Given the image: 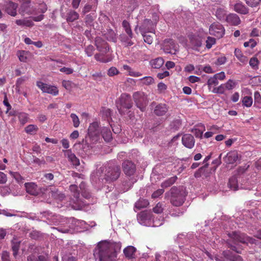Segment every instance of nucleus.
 Instances as JSON below:
<instances>
[{
    "mask_svg": "<svg viewBox=\"0 0 261 261\" xmlns=\"http://www.w3.org/2000/svg\"><path fill=\"white\" fill-rule=\"evenodd\" d=\"M27 193L33 196H37L39 194H44L45 188H39L38 185L34 182H28L24 184Z\"/></svg>",
    "mask_w": 261,
    "mask_h": 261,
    "instance_id": "f8f14e48",
    "label": "nucleus"
},
{
    "mask_svg": "<svg viewBox=\"0 0 261 261\" xmlns=\"http://www.w3.org/2000/svg\"><path fill=\"white\" fill-rule=\"evenodd\" d=\"M119 101L121 106V107L118 109L120 113H121L122 108L129 109L132 107L133 102L131 96L128 93H123L121 94L119 98Z\"/></svg>",
    "mask_w": 261,
    "mask_h": 261,
    "instance_id": "9d476101",
    "label": "nucleus"
},
{
    "mask_svg": "<svg viewBox=\"0 0 261 261\" xmlns=\"http://www.w3.org/2000/svg\"><path fill=\"white\" fill-rule=\"evenodd\" d=\"M186 194L182 188L173 186L165 193V198L169 200L171 204L175 206L182 205L185 200Z\"/></svg>",
    "mask_w": 261,
    "mask_h": 261,
    "instance_id": "f03ea898",
    "label": "nucleus"
},
{
    "mask_svg": "<svg viewBox=\"0 0 261 261\" xmlns=\"http://www.w3.org/2000/svg\"><path fill=\"white\" fill-rule=\"evenodd\" d=\"M70 118L73 122V125L75 127H77L80 124V121L79 117L75 114L72 113L70 114Z\"/></svg>",
    "mask_w": 261,
    "mask_h": 261,
    "instance_id": "6e6d98bb",
    "label": "nucleus"
},
{
    "mask_svg": "<svg viewBox=\"0 0 261 261\" xmlns=\"http://www.w3.org/2000/svg\"><path fill=\"white\" fill-rule=\"evenodd\" d=\"M163 49L165 53L175 54L177 49V45L173 39H166L164 41Z\"/></svg>",
    "mask_w": 261,
    "mask_h": 261,
    "instance_id": "4468645a",
    "label": "nucleus"
},
{
    "mask_svg": "<svg viewBox=\"0 0 261 261\" xmlns=\"http://www.w3.org/2000/svg\"><path fill=\"white\" fill-rule=\"evenodd\" d=\"M256 42L253 39H250L249 41L247 42H245L244 43V46L245 47H248L250 46L251 48H253L256 45Z\"/></svg>",
    "mask_w": 261,
    "mask_h": 261,
    "instance_id": "0e129e2a",
    "label": "nucleus"
},
{
    "mask_svg": "<svg viewBox=\"0 0 261 261\" xmlns=\"http://www.w3.org/2000/svg\"><path fill=\"white\" fill-rule=\"evenodd\" d=\"M149 33H141L143 36L144 41L145 43L151 44L153 42V35L149 34Z\"/></svg>",
    "mask_w": 261,
    "mask_h": 261,
    "instance_id": "de8ad7c7",
    "label": "nucleus"
},
{
    "mask_svg": "<svg viewBox=\"0 0 261 261\" xmlns=\"http://www.w3.org/2000/svg\"><path fill=\"white\" fill-rule=\"evenodd\" d=\"M149 202L146 199H140L135 204V210H139L141 208H143L147 207L149 205Z\"/></svg>",
    "mask_w": 261,
    "mask_h": 261,
    "instance_id": "c756f323",
    "label": "nucleus"
},
{
    "mask_svg": "<svg viewBox=\"0 0 261 261\" xmlns=\"http://www.w3.org/2000/svg\"><path fill=\"white\" fill-rule=\"evenodd\" d=\"M190 43L193 49L198 50V48L202 45L203 33H196L188 35Z\"/></svg>",
    "mask_w": 261,
    "mask_h": 261,
    "instance_id": "423d86ee",
    "label": "nucleus"
},
{
    "mask_svg": "<svg viewBox=\"0 0 261 261\" xmlns=\"http://www.w3.org/2000/svg\"><path fill=\"white\" fill-rule=\"evenodd\" d=\"M64 155L72 165L76 167L80 165V162L76 155L72 153L71 149H67L64 151Z\"/></svg>",
    "mask_w": 261,
    "mask_h": 261,
    "instance_id": "a211bd4d",
    "label": "nucleus"
},
{
    "mask_svg": "<svg viewBox=\"0 0 261 261\" xmlns=\"http://www.w3.org/2000/svg\"><path fill=\"white\" fill-rule=\"evenodd\" d=\"M106 53L100 52L99 53H97L94 56V58L97 61L107 63L110 61V60L107 58V56H105Z\"/></svg>",
    "mask_w": 261,
    "mask_h": 261,
    "instance_id": "c9c22d12",
    "label": "nucleus"
},
{
    "mask_svg": "<svg viewBox=\"0 0 261 261\" xmlns=\"http://www.w3.org/2000/svg\"><path fill=\"white\" fill-rule=\"evenodd\" d=\"M234 11L240 14L246 15L248 14L249 9L244 4L240 2L234 4Z\"/></svg>",
    "mask_w": 261,
    "mask_h": 261,
    "instance_id": "4be33fe9",
    "label": "nucleus"
},
{
    "mask_svg": "<svg viewBox=\"0 0 261 261\" xmlns=\"http://www.w3.org/2000/svg\"><path fill=\"white\" fill-rule=\"evenodd\" d=\"M225 90L224 84H221L218 87L214 88L212 92L214 93L223 94Z\"/></svg>",
    "mask_w": 261,
    "mask_h": 261,
    "instance_id": "5fc2aeb1",
    "label": "nucleus"
},
{
    "mask_svg": "<svg viewBox=\"0 0 261 261\" xmlns=\"http://www.w3.org/2000/svg\"><path fill=\"white\" fill-rule=\"evenodd\" d=\"M163 204L158 202L155 207L153 208V212L156 214H161L163 212Z\"/></svg>",
    "mask_w": 261,
    "mask_h": 261,
    "instance_id": "052dcab7",
    "label": "nucleus"
},
{
    "mask_svg": "<svg viewBox=\"0 0 261 261\" xmlns=\"http://www.w3.org/2000/svg\"><path fill=\"white\" fill-rule=\"evenodd\" d=\"M259 61L256 57L251 58L249 61L250 66L254 69L258 68Z\"/></svg>",
    "mask_w": 261,
    "mask_h": 261,
    "instance_id": "864d4df0",
    "label": "nucleus"
},
{
    "mask_svg": "<svg viewBox=\"0 0 261 261\" xmlns=\"http://www.w3.org/2000/svg\"><path fill=\"white\" fill-rule=\"evenodd\" d=\"M150 218L151 214L146 210L141 212L137 215V220L141 224H144L146 221L150 220Z\"/></svg>",
    "mask_w": 261,
    "mask_h": 261,
    "instance_id": "5701e85b",
    "label": "nucleus"
},
{
    "mask_svg": "<svg viewBox=\"0 0 261 261\" xmlns=\"http://www.w3.org/2000/svg\"><path fill=\"white\" fill-rule=\"evenodd\" d=\"M169 110V107L166 103H160L156 104L154 108L153 112L155 115L162 116H164Z\"/></svg>",
    "mask_w": 261,
    "mask_h": 261,
    "instance_id": "f3484780",
    "label": "nucleus"
},
{
    "mask_svg": "<svg viewBox=\"0 0 261 261\" xmlns=\"http://www.w3.org/2000/svg\"><path fill=\"white\" fill-rule=\"evenodd\" d=\"M225 20L229 25L237 26L241 23L240 17L237 14L230 13L225 17Z\"/></svg>",
    "mask_w": 261,
    "mask_h": 261,
    "instance_id": "6ab92c4d",
    "label": "nucleus"
},
{
    "mask_svg": "<svg viewBox=\"0 0 261 261\" xmlns=\"http://www.w3.org/2000/svg\"><path fill=\"white\" fill-rule=\"evenodd\" d=\"M210 34L215 36L218 39L223 38L225 34L224 26L219 22H214L209 28Z\"/></svg>",
    "mask_w": 261,
    "mask_h": 261,
    "instance_id": "0eeeda50",
    "label": "nucleus"
},
{
    "mask_svg": "<svg viewBox=\"0 0 261 261\" xmlns=\"http://www.w3.org/2000/svg\"><path fill=\"white\" fill-rule=\"evenodd\" d=\"M79 17V14L74 10H70L67 15L66 20L67 22H73Z\"/></svg>",
    "mask_w": 261,
    "mask_h": 261,
    "instance_id": "f704fd0d",
    "label": "nucleus"
},
{
    "mask_svg": "<svg viewBox=\"0 0 261 261\" xmlns=\"http://www.w3.org/2000/svg\"><path fill=\"white\" fill-rule=\"evenodd\" d=\"M234 56L239 60H240V62H243L245 61L246 57L243 55V53H242L241 50H240V49H234Z\"/></svg>",
    "mask_w": 261,
    "mask_h": 261,
    "instance_id": "603ef678",
    "label": "nucleus"
},
{
    "mask_svg": "<svg viewBox=\"0 0 261 261\" xmlns=\"http://www.w3.org/2000/svg\"><path fill=\"white\" fill-rule=\"evenodd\" d=\"M215 15L218 20L222 21L226 17V11L223 8H219L216 10Z\"/></svg>",
    "mask_w": 261,
    "mask_h": 261,
    "instance_id": "ea45409f",
    "label": "nucleus"
},
{
    "mask_svg": "<svg viewBox=\"0 0 261 261\" xmlns=\"http://www.w3.org/2000/svg\"><path fill=\"white\" fill-rule=\"evenodd\" d=\"M122 26L125 30V32L128 35L129 38H132L133 37V34L128 21L125 20H123L122 22Z\"/></svg>",
    "mask_w": 261,
    "mask_h": 261,
    "instance_id": "a19ab883",
    "label": "nucleus"
},
{
    "mask_svg": "<svg viewBox=\"0 0 261 261\" xmlns=\"http://www.w3.org/2000/svg\"><path fill=\"white\" fill-rule=\"evenodd\" d=\"M228 235L230 238V239L226 242L228 247L238 254H241L242 251L240 249H238L237 247L232 244V243L235 244H237L239 243L244 244L247 243L248 242L251 243H254L253 239L246 236L245 234L242 233V232L240 231H232V232H229Z\"/></svg>",
    "mask_w": 261,
    "mask_h": 261,
    "instance_id": "20e7f679",
    "label": "nucleus"
},
{
    "mask_svg": "<svg viewBox=\"0 0 261 261\" xmlns=\"http://www.w3.org/2000/svg\"><path fill=\"white\" fill-rule=\"evenodd\" d=\"M45 191H48L49 196L53 197L55 199H57V198L61 199V198L64 197V195L59 194V191L56 189L53 190L51 188H45L44 194Z\"/></svg>",
    "mask_w": 261,
    "mask_h": 261,
    "instance_id": "bb28decb",
    "label": "nucleus"
},
{
    "mask_svg": "<svg viewBox=\"0 0 261 261\" xmlns=\"http://www.w3.org/2000/svg\"><path fill=\"white\" fill-rule=\"evenodd\" d=\"M191 132L194 134L197 138H202L203 133L202 130H200L199 128L195 127L192 129Z\"/></svg>",
    "mask_w": 261,
    "mask_h": 261,
    "instance_id": "680f3d73",
    "label": "nucleus"
},
{
    "mask_svg": "<svg viewBox=\"0 0 261 261\" xmlns=\"http://www.w3.org/2000/svg\"><path fill=\"white\" fill-rule=\"evenodd\" d=\"M238 159V153L236 150L228 152L224 158V161L227 164H233Z\"/></svg>",
    "mask_w": 261,
    "mask_h": 261,
    "instance_id": "412c9836",
    "label": "nucleus"
},
{
    "mask_svg": "<svg viewBox=\"0 0 261 261\" xmlns=\"http://www.w3.org/2000/svg\"><path fill=\"white\" fill-rule=\"evenodd\" d=\"M73 83L69 80H63L62 81V86L65 89L70 90L72 88Z\"/></svg>",
    "mask_w": 261,
    "mask_h": 261,
    "instance_id": "e2e57ef3",
    "label": "nucleus"
},
{
    "mask_svg": "<svg viewBox=\"0 0 261 261\" xmlns=\"http://www.w3.org/2000/svg\"><path fill=\"white\" fill-rule=\"evenodd\" d=\"M167 86L163 83H160L158 85V91L159 93H164L167 89Z\"/></svg>",
    "mask_w": 261,
    "mask_h": 261,
    "instance_id": "338daca9",
    "label": "nucleus"
},
{
    "mask_svg": "<svg viewBox=\"0 0 261 261\" xmlns=\"http://www.w3.org/2000/svg\"><path fill=\"white\" fill-rule=\"evenodd\" d=\"M38 130V127L35 125H29L25 127V131L28 134H32L33 133H36Z\"/></svg>",
    "mask_w": 261,
    "mask_h": 261,
    "instance_id": "8fccbe9b",
    "label": "nucleus"
},
{
    "mask_svg": "<svg viewBox=\"0 0 261 261\" xmlns=\"http://www.w3.org/2000/svg\"><path fill=\"white\" fill-rule=\"evenodd\" d=\"M165 190L164 189H158L154 192L151 195V197L152 198H156L160 197L161 195L163 194Z\"/></svg>",
    "mask_w": 261,
    "mask_h": 261,
    "instance_id": "774afa93",
    "label": "nucleus"
},
{
    "mask_svg": "<svg viewBox=\"0 0 261 261\" xmlns=\"http://www.w3.org/2000/svg\"><path fill=\"white\" fill-rule=\"evenodd\" d=\"M177 179V177L176 176L171 177L170 178L166 179L165 181L163 182L161 185V187L163 189L167 188V187H169L175 183Z\"/></svg>",
    "mask_w": 261,
    "mask_h": 261,
    "instance_id": "2f4dec72",
    "label": "nucleus"
},
{
    "mask_svg": "<svg viewBox=\"0 0 261 261\" xmlns=\"http://www.w3.org/2000/svg\"><path fill=\"white\" fill-rule=\"evenodd\" d=\"M181 143L186 148L192 149L195 145L194 137L190 134H185L181 138Z\"/></svg>",
    "mask_w": 261,
    "mask_h": 261,
    "instance_id": "dca6fc26",
    "label": "nucleus"
},
{
    "mask_svg": "<svg viewBox=\"0 0 261 261\" xmlns=\"http://www.w3.org/2000/svg\"><path fill=\"white\" fill-rule=\"evenodd\" d=\"M150 63L152 68L159 69L164 64V61L162 58L159 57L155 58L154 60H151Z\"/></svg>",
    "mask_w": 261,
    "mask_h": 261,
    "instance_id": "7c9ffc66",
    "label": "nucleus"
},
{
    "mask_svg": "<svg viewBox=\"0 0 261 261\" xmlns=\"http://www.w3.org/2000/svg\"><path fill=\"white\" fill-rule=\"evenodd\" d=\"M28 261H49L44 255H41L36 257L34 254H31L28 257Z\"/></svg>",
    "mask_w": 261,
    "mask_h": 261,
    "instance_id": "58836bf2",
    "label": "nucleus"
},
{
    "mask_svg": "<svg viewBox=\"0 0 261 261\" xmlns=\"http://www.w3.org/2000/svg\"><path fill=\"white\" fill-rule=\"evenodd\" d=\"M100 134L104 140L107 142H110L112 139V133L109 127H102Z\"/></svg>",
    "mask_w": 261,
    "mask_h": 261,
    "instance_id": "b1692460",
    "label": "nucleus"
},
{
    "mask_svg": "<svg viewBox=\"0 0 261 261\" xmlns=\"http://www.w3.org/2000/svg\"><path fill=\"white\" fill-rule=\"evenodd\" d=\"M18 118L22 124H24L28 121V114L25 113H20L18 115Z\"/></svg>",
    "mask_w": 261,
    "mask_h": 261,
    "instance_id": "09e8293b",
    "label": "nucleus"
},
{
    "mask_svg": "<svg viewBox=\"0 0 261 261\" xmlns=\"http://www.w3.org/2000/svg\"><path fill=\"white\" fill-rule=\"evenodd\" d=\"M88 130L87 136H86L84 140L85 144L83 148L86 149V151L90 149L93 144L97 143L99 139L101 128H99L97 122H93L89 125Z\"/></svg>",
    "mask_w": 261,
    "mask_h": 261,
    "instance_id": "7ed1b4c3",
    "label": "nucleus"
},
{
    "mask_svg": "<svg viewBox=\"0 0 261 261\" xmlns=\"http://www.w3.org/2000/svg\"><path fill=\"white\" fill-rule=\"evenodd\" d=\"M27 52L24 50L19 51L17 54L19 60L21 62H25L27 60Z\"/></svg>",
    "mask_w": 261,
    "mask_h": 261,
    "instance_id": "bf43d9fd",
    "label": "nucleus"
},
{
    "mask_svg": "<svg viewBox=\"0 0 261 261\" xmlns=\"http://www.w3.org/2000/svg\"><path fill=\"white\" fill-rule=\"evenodd\" d=\"M105 37L109 41H112L113 42H116L117 41V36L113 29H109L105 34Z\"/></svg>",
    "mask_w": 261,
    "mask_h": 261,
    "instance_id": "72a5a7b5",
    "label": "nucleus"
},
{
    "mask_svg": "<svg viewBox=\"0 0 261 261\" xmlns=\"http://www.w3.org/2000/svg\"><path fill=\"white\" fill-rule=\"evenodd\" d=\"M120 172V168L119 166L110 163L106 167L104 178L107 182H113L118 178Z\"/></svg>",
    "mask_w": 261,
    "mask_h": 261,
    "instance_id": "39448f33",
    "label": "nucleus"
},
{
    "mask_svg": "<svg viewBox=\"0 0 261 261\" xmlns=\"http://www.w3.org/2000/svg\"><path fill=\"white\" fill-rule=\"evenodd\" d=\"M219 84V81L217 80L215 75L212 76L207 80L208 89L209 91H212L214 88H216V86Z\"/></svg>",
    "mask_w": 261,
    "mask_h": 261,
    "instance_id": "473e14b6",
    "label": "nucleus"
},
{
    "mask_svg": "<svg viewBox=\"0 0 261 261\" xmlns=\"http://www.w3.org/2000/svg\"><path fill=\"white\" fill-rule=\"evenodd\" d=\"M18 8V4L14 3L12 2H9L6 4L5 9L6 11L8 14L13 16L17 15V9Z\"/></svg>",
    "mask_w": 261,
    "mask_h": 261,
    "instance_id": "aec40b11",
    "label": "nucleus"
},
{
    "mask_svg": "<svg viewBox=\"0 0 261 261\" xmlns=\"http://www.w3.org/2000/svg\"><path fill=\"white\" fill-rule=\"evenodd\" d=\"M208 167V163H205L203 166L199 168L194 173V176L196 178L200 177L202 176H204L205 177L207 176V172H206L207 169Z\"/></svg>",
    "mask_w": 261,
    "mask_h": 261,
    "instance_id": "cd10ccee",
    "label": "nucleus"
},
{
    "mask_svg": "<svg viewBox=\"0 0 261 261\" xmlns=\"http://www.w3.org/2000/svg\"><path fill=\"white\" fill-rule=\"evenodd\" d=\"M134 100L136 106L142 111H144L146 105V97L144 93L141 92H136L134 93Z\"/></svg>",
    "mask_w": 261,
    "mask_h": 261,
    "instance_id": "9b49d317",
    "label": "nucleus"
},
{
    "mask_svg": "<svg viewBox=\"0 0 261 261\" xmlns=\"http://www.w3.org/2000/svg\"><path fill=\"white\" fill-rule=\"evenodd\" d=\"M226 57L223 56H221L217 58V59L215 61L214 63L217 66H221V65L224 64L226 62Z\"/></svg>",
    "mask_w": 261,
    "mask_h": 261,
    "instance_id": "13d9d810",
    "label": "nucleus"
},
{
    "mask_svg": "<svg viewBox=\"0 0 261 261\" xmlns=\"http://www.w3.org/2000/svg\"><path fill=\"white\" fill-rule=\"evenodd\" d=\"M95 44L97 46V49L100 52L107 53L110 49L107 42L101 37H97L95 38Z\"/></svg>",
    "mask_w": 261,
    "mask_h": 261,
    "instance_id": "2eb2a0df",
    "label": "nucleus"
},
{
    "mask_svg": "<svg viewBox=\"0 0 261 261\" xmlns=\"http://www.w3.org/2000/svg\"><path fill=\"white\" fill-rule=\"evenodd\" d=\"M70 190L72 193L73 196L75 198V200L77 201L80 195L77 186L76 185H71L70 186Z\"/></svg>",
    "mask_w": 261,
    "mask_h": 261,
    "instance_id": "a18cd8bd",
    "label": "nucleus"
},
{
    "mask_svg": "<svg viewBox=\"0 0 261 261\" xmlns=\"http://www.w3.org/2000/svg\"><path fill=\"white\" fill-rule=\"evenodd\" d=\"M136 251V249L132 246H128L123 249V253L125 257L128 259L135 258Z\"/></svg>",
    "mask_w": 261,
    "mask_h": 261,
    "instance_id": "393cba45",
    "label": "nucleus"
},
{
    "mask_svg": "<svg viewBox=\"0 0 261 261\" xmlns=\"http://www.w3.org/2000/svg\"><path fill=\"white\" fill-rule=\"evenodd\" d=\"M36 85L44 93L51 94L54 96H57L59 94V90L55 86L45 84L41 81H37Z\"/></svg>",
    "mask_w": 261,
    "mask_h": 261,
    "instance_id": "6e6552de",
    "label": "nucleus"
},
{
    "mask_svg": "<svg viewBox=\"0 0 261 261\" xmlns=\"http://www.w3.org/2000/svg\"><path fill=\"white\" fill-rule=\"evenodd\" d=\"M20 242L17 240L11 241V248H12L13 254L14 256L18 255V251L20 248Z\"/></svg>",
    "mask_w": 261,
    "mask_h": 261,
    "instance_id": "4c0bfd02",
    "label": "nucleus"
},
{
    "mask_svg": "<svg viewBox=\"0 0 261 261\" xmlns=\"http://www.w3.org/2000/svg\"><path fill=\"white\" fill-rule=\"evenodd\" d=\"M242 102L244 107L250 108L253 103V99L251 96H246L242 98Z\"/></svg>",
    "mask_w": 261,
    "mask_h": 261,
    "instance_id": "79ce46f5",
    "label": "nucleus"
},
{
    "mask_svg": "<svg viewBox=\"0 0 261 261\" xmlns=\"http://www.w3.org/2000/svg\"><path fill=\"white\" fill-rule=\"evenodd\" d=\"M123 172L128 176H132L136 171V166L133 162L126 160L122 163Z\"/></svg>",
    "mask_w": 261,
    "mask_h": 261,
    "instance_id": "ddd939ff",
    "label": "nucleus"
},
{
    "mask_svg": "<svg viewBox=\"0 0 261 261\" xmlns=\"http://www.w3.org/2000/svg\"><path fill=\"white\" fill-rule=\"evenodd\" d=\"M17 25L25 26L27 27H32L34 25V23L31 20L28 19H18L16 21Z\"/></svg>",
    "mask_w": 261,
    "mask_h": 261,
    "instance_id": "e433bc0d",
    "label": "nucleus"
},
{
    "mask_svg": "<svg viewBox=\"0 0 261 261\" xmlns=\"http://www.w3.org/2000/svg\"><path fill=\"white\" fill-rule=\"evenodd\" d=\"M156 20L153 21L149 18H145L142 25L140 27L141 33H150L155 34Z\"/></svg>",
    "mask_w": 261,
    "mask_h": 261,
    "instance_id": "1a4fd4ad",
    "label": "nucleus"
},
{
    "mask_svg": "<svg viewBox=\"0 0 261 261\" xmlns=\"http://www.w3.org/2000/svg\"><path fill=\"white\" fill-rule=\"evenodd\" d=\"M95 51V48L92 45H88L86 46L85 51L88 57H91Z\"/></svg>",
    "mask_w": 261,
    "mask_h": 261,
    "instance_id": "4d7b16f0",
    "label": "nucleus"
},
{
    "mask_svg": "<svg viewBox=\"0 0 261 261\" xmlns=\"http://www.w3.org/2000/svg\"><path fill=\"white\" fill-rule=\"evenodd\" d=\"M206 48L210 49L212 48L213 45L216 43V40L214 37H208L205 41Z\"/></svg>",
    "mask_w": 261,
    "mask_h": 261,
    "instance_id": "3c124183",
    "label": "nucleus"
},
{
    "mask_svg": "<svg viewBox=\"0 0 261 261\" xmlns=\"http://www.w3.org/2000/svg\"><path fill=\"white\" fill-rule=\"evenodd\" d=\"M121 248V243L107 240L98 242L93 255L99 261H116L117 253Z\"/></svg>",
    "mask_w": 261,
    "mask_h": 261,
    "instance_id": "f257e3e1",
    "label": "nucleus"
},
{
    "mask_svg": "<svg viewBox=\"0 0 261 261\" xmlns=\"http://www.w3.org/2000/svg\"><path fill=\"white\" fill-rule=\"evenodd\" d=\"M224 255L228 259L231 261H243V259L239 255H237L230 251L224 252Z\"/></svg>",
    "mask_w": 261,
    "mask_h": 261,
    "instance_id": "c85d7f7f",
    "label": "nucleus"
},
{
    "mask_svg": "<svg viewBox=\"0 0 261 261\" xmlns=\"http://www.w3.org/2000/svg\"><path fill=\"white\" fill-rule=\"evenodd\" d=\"M225 89L230 90L233 89L235 86V83L232 80L229 79L226 83L224 84Z\"/></svg>",
    "mask_w": 261,
    "mask_h": 261,
    "instance_id": "69168bd1",
    "label": "nucleus"
},
{
    "mask_svg": "<svg viewBox=\"0 0 261 261\" xmlns=\"http://www.w3.org/2000/svg\"><path fill=\"white\" fill-rule=\"evenodd\" d=\"M142 84L145 85H150L154 83V80L152 76H144L140 79Z\"/></svg>",
    "mask_w": 261,
    "mask_h": 261,
    "instance_id": "49530a36",
    "label": "nucleus"
},
{
    "mask_svg": "<svg viewBox=\"0 0 261 261\" xmlns=\"http://www.w3.org/2000/svg\"><path fill=\"white\" fill-rule=\"evenodd\" d=\"M96 16L95 14H90L87 15L85 17L86 25L88 27H91L93 25V22L96 18Z\"/></svg>",
    "mask_w": 261,
    "mask_h": 261,
    "instance_id": "c03bdc74",
    "label": "nucleus"
},
{
    "mask_svg": "<svg viewBox=\"0 0 261 261\" xmlns=\"http://www.w3.org/2000/svg\"><path fill=\"white\" fill-rule=\"evenodd\" d=\"M228 185L230 189L236 191L238 190V180L235 177H232L229 178Z\"/></svg>",
    "mask_w": 261,
    "mask_h": 261,
    "instance_id": "37998d69",
    "label": "nucleus"
},
{
    "mask_svg": "<svg viewBox=\"0 0 261 261\" xmlns=\"http://www.w3.org/2000/svg\"><path fill=\"white\" fill-rule=\"evenodd\" d=\"M30 4L24 3L21 4L20 8L19 9V13L22 15L25 14H31L33 12V10L31 8Z\"/></svg>",
    "mask_w": 261,
    "mask_h": 261,
    "instance_id": "a878e982",
    "label": "nucleus"
}]
</instances>
